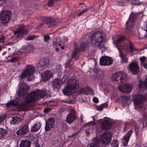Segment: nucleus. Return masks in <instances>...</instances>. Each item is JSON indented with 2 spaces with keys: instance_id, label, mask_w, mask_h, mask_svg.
Here are the masks:
<instances>
[{
  "instance_id": "f257e3e1",
  "label": "nucleus",
  "mask_w": 147,
  "mask_h": 147,
  "mask_svg": "<svg viewBox=\"0 0 147 147\" xmlns=\"http://www.w3.org/2000/svg\"><path fill=\"white\" fill-rule=\"evenodd\" d=\"M45 94V92L42 90H38L28 94L25 97L24 102L19 106L20 110H28V106L30 103L38 100L40 98H43Z\"/></svg>"
},
{
  "instance_id": "f03ea898",
  "label": "nucleus",
  "mask_w": 147,
  "mask_h": 147,
  "mask_svg": "<svg viewBox=\"0 0 147 147\" xmlns=\"http://www.w3.org/2000/svg\"><path fill=\"white\" fill-rule=\"evenodd\" d=\"M105 38L102 31H97L92 34L90 37V42L91 45L94 47H98L102 51V53L105 51L107 48L102 46V43L105 41Z\"/></svg>"
},
{
  "instance_id": "7ed1b4c3",
  "label": "nucleus",
  "mask_w": 147,
  "mask_h": 147,
  "mask_svg": "<svg viewBox=\"0 0 147 147\" xmlns=\"http://www.w3.org/2000/svg\"><path fill=\"white\" fill-rule=\"evenodd\" d=\"M125 37L123 36L119 37L116 40L115 46L117 48L119 51L121 61L122 63H127L128 61V59L126 56L123 53V51L124 50L125 47V43L124 40Z\"/></svg>"
},
{
  "instance_id": "20e7f679",
  "label": "nucleus",
  "mask_w": 147,
  "mask_h": 147,
  "mask_svg": "<svg viewBox=\"0 0 147 147\" xmlns=\"http://www.w3.org/2000/svg\"><path fill=\"white\" fill-rule=\"evenodd\" d=\"M79 85L77 84V80L73 78L68 79L67 86L63 90V92L64 95L67 96L72 94L74 92L73 90L77 89Z\"/></svg>"
},
{
  "instance_id": "39448f33",
  "label": "nucleus",
  "mask_w": 147,
  "mask_h": 147,
  "mask_svg": "<svg viewBox=\"0 0 147 147\" xmlns=\"http://www.w3.org/2000/svg\"><path fill=\"white\" fill-rule=\"evenodd\" d=\"M35 71L34 67L30 65H26V68L21 73L20 76V78L24 79L28 77L27 80L30 81L34 79V77L32 75L34 73Z\"/></svg>"
},
{
  "instance_id": "423d86ee",
  "label": "nucleus",
  "mask_w": 147,
  "mask_h": 147,
  "mask_svg": "<svg viewBox=\"0 0 147 147\" xmlns=\"http://www.w3.org/2000/svg\"><path fill=\"white\" fill-rule=\"evenodd\" d=\"M134 104L135 109L137 110L142 108V104L145 100H147V92L144 95L139 94L134 95L132 96Z\"/></svg>"
},
{
  "instance_id": "0eeeda50",
  "label": "nucleus",
  "mask_w": 147,
  "mask_h": 147,
  "mask_svg": "<svg viewBox=\"0 0 147 147\" xmlns=\"http://www.w3.org/2000/svg\"><path fill=\"white\" fill-rule=\"evenodd\" d=\"M137 15L134 13L131 14L128 20L126 23L125 27L126 31L129 33H130L133 31L135 24L136 20Z\"/></svg>"
},
{
  "instance_id": "6e6552de",
  "label": "nucleus",
  "mask_w": 147,
  "mask_h": 147,
  "mask_svg": "<svg viewBox=\"0 0 147 147\" xmlns=\"http://www.w3.org/2000/svg\"><path fill=\"white\" fill-rule=\"evenodd\" d=\"M111 78L118 84H121L126 81L127 76L124 72H117L113 75Z\"/></svg>"
},
{
  "instance_id": "1a4fd4ad",
  "label": "nucleus",
  "mask_w": 147,
  "mask_h": 147,
  "mask_svg": "<svg viewBox=\"0 0 147 147\" xmlns=\"http://www.w3.org/2000/svg\"><path fill=\"white\" fill-rule=\"evenodd\" d=\"M40 21L45 22L49 28H51L57 24L55 19L52 17L41 16Z\"/></svg>"
},
{
  "instance_id": "9d476101",
  "label": "nucleus",
  "mask_w": 147,
  "mask_h": 147,
  "mask_svg": "<svg viewBox=\"0 0 147 147\" xmlns=\"http://www.w3.org/2000/svg\"><path fill=\"white\" fill-rule=\"evenodd\" d=\"M11 13L9 10L2 11L0 13V18L2 24L8 23L11 19Z\"/></svg>"
},
{
  "instance_id": "9b49d317",
  "label": "nucleus",
  "mask_w": 147,
  "mask_h": 147,
  "mask_svg": "<svg viewBox=\"0 0 147 147\" xmlns=\"http://www.w3.org/2000/svg\"><path fill=\"white\" fill-rule=\"evenodd\" d=\"M28 32L27 29L25 28V26L23 25L20 26L17 30L14 32V34L18 37H23L24 35H26Z\"/></svg>"
},
{
  "instance_id": "f8f14e48",
  "label": "nucleus",
  "mask_w": 147,
  "mask_h": 147,
  "mask_svg": "<svg viewBox=\"0 0 147 147\" xmlns=\"http://www.w3.org/2000/svg\"><path fill=\"white\" fill-rule=\"evenodd\" d=\"M113 60L111 57L106 56H102L100 59V64L101 65H111Z\"/></svg>"
},
{
  "instance_id": "ddd939ff",
  "label": "nucleus",
  "mask_w": 147,
  "mask_h": 147,
  "mask_svg": "<svg viewBox=\"0 0 147 147\" xmlns=\"http://www.w3.org/2000/svg\"><path fill=\"white\" fill-rule=\"evenodd\" d=\"M18 89V94L19 96H20L25 95L28 90V86L24 82L20 83Z\"/></svg>"
},
{
  "instance_id": "4468645a",
  "label": "nucleus",
  "mask_w": 147,
  "mask_h": 147,
  "mask_svg": "<svg viewBox=\"0 0 147 147\" xmlns=\"http://www.w3.org/2000/svg\"><path fill=\"white\" fill-rule=\"evenodd\" d=\"M55 120L53 118H49L46 121L45 126V130L46 132H48L54 128L55 126Z\"/></svg>"
},
{
  "instance_id": "2eb2a0df",
  "label": "nucleus",
  "mask_w": 147,
  "mask_h": 147,
  "mask_svg": "<svg viewBox=\"0 0 147 147\" xmlns=\"http://www.w3.org/2000/svg\"><path fill=\"white\" fill-rule=\"evenodd\" d=\"M111 135L110 132H105L101 136L100 140L103 144H108L111 140Z\"/></svg>"
},
{
  "instance_id": "dca6fc26",
  "label": "nucleus",
  "mask_w": 147,
  "mask_h": 147,
  "mask_svg": "<svg viewBox=\"0 0 147 147\" xmlns=\"http://www.w3.org/2000/svg\"><path fill=\"white\" fill-rule=\"evenodd\" d=\"M20 102V100L19 98H17L14 100H11L9 102L6 103V106L8 107H10L11 106H16L18 109V110L20 111H26L28 110H20V108H19V106L21 104L24 102V101L21 102L19 104Z\"/></svg>"
},
{
  "instance_id": "f3484780",
  "label": "nucleus",
  "mask_w": 147,
  "mask_h": 147,
  "mask_svg": "<svg viewBox=\"0 0 147 147\" xmlns=\"http://www.w3.org/2000/svg\"><path fill=\"white\" fill-rule=\"evenodd\" d=\"M119 89L123 93L128 94L131 91L132 87L131 84L128 83L120 87Z\"/></svg>"
},
{
  "instance_id": "a211bd4d",
  "label": "nucleus",
  "mask_w": 147,
  "mask_h": 147,
  "mask_svg": "<svg viewBox=\"0 0 147 147\" xmlns=\"http://www.w3.org/2000/svg\"><path fill=\"white\" fill-rule=\"evenodd\" d=\"M129 69L134 75L137 74L139 71L138 64L134 62H132L129 64Z\"/></svg>"
},
{
  "instance_id": "6ab92c4d",
  "label": "nucleus",
  "mask_w": 147,
  "mask_h": 147,
  "mask_svg": "<svg viewBox=\"0 0 147 147\" xmlns=\"http://www.w3.org/2000/svg\"><path fill=\"white\" fill-rule=\"evenodd\" d=\"M29 130L28 125L26 124L18 130L16 133L18 135L23 136L29 132Z\"/></svg>"
},
{
  "instance_id": "aec40b11",
  "label": "nucleus",
  "mask_w": 147,
  "mask_h": 147,
  "mask_svg": "<svg viewBox=\"0 0 147 147\" xmlns=\"http://www.w3.org/2000/svg\"><path fill=\"white\" fill-rule=\"evenodd\" d=\"M80 94H93V91L90 87H86L85 88H82L79 91Z\"/></svg>"
},
{
  "instance_id": "412c9836",
  "label": "nucleus",
  "mask_w": 147,
  "mask_h": 147,
  "mask_svg": "<svg viewBox=\"0 0 147 147\" xmlns=\"http://www.w3.org/2000/svg\"><path fill=\"white\" fill-rule=\"evenodd\" d=\"M133 130H129L127 134L123 138V144L124 146H127L128 142L129 140L131 135L133 133Z\"/></svg>"
},
{
  "instance_id": "4be33fe9",
  "label": "nucleus",
  "mask_w": 147,
  "mask_h": 147,
  "mask_svg": "<svg viewBox=\"0 0 147 147\" xmlns=\"http://www.w3.org/2000/svg\"><path fill=\"white\" fill-rule=\"evenodd\" d=\"M52 77V73L49 71H47L42 75V79L44 82H46L49 80Z\"/></svg>"
},
{
  "instance_id": "5701e85b",
  "label": "nucleus",
  "mask_w": 147,
  "mask_h": 147,
  "mask_svg": "<svg viewBox=\"0 0 147 147\" xmlns=\"http://www.w3.org/2000/svg\"><path fill=\"white\" fill-rule=\"evenodd\" d=\"M49 60L47 58H43L41 59L38 64V66H41L43 67L44 66H47L48 65Z\"/></svg>"
},
{
  "instance_id": "b1692460",
  "label": "nucleus",
  "mask_w": 147,
  "mask_h": 147,
  "mask_svg": "<svg viewBox=\"0 0 147 147\" xmlns=\"http://www.w3.org/2000/svg\"><path fill=\"white\" fill-rule=\"evenodd\" d=\"M112 126L111 123L108 121H105L102 123L101 128L105 130L110 129Z\"/></svg>"
},
{
  "instance_id": "393cba45",
  "label": "nucleus",
  "mask_w": 147,
  "mask_h": 147,
  "mask_svg": "<svg viewBox=\"0 0 147 147\" xmlns=\"http://www.w3.org/2000/svg\"><path fill=\"white\" fill-rule=\"evenodd\" d=\"M76 116L75 115L70 113L68 114L66 119V121L69 123L70 124L76 120Z\"/></svg>"
},
{
  "instance_id": "a878e982",
  "label": "nucleus",
  "mask_w": 147,
  "mask_h": 147,
  "mask_svg": "<svg viewBox=\"0 0 147 147\" xmlns=\"http://www.w3.org/2000/svg\"><path fill=\"white\" fill-rule=\"evenodd\" d=\"M42 124L40 121H38L35 123L32 127L31 131L35 132L38 130L41 127Z\"/></svg>"
},
{
  "instance_id": "bb28decb",
  "label": "nucleus",
  "mask_w": 147,
  "mask_h": 147,
  "mask_svg": "<svg viewBox=\"0 0 147 147\" xmlns=\"http://www.w3.org/2000/svg\"><path fill=\"white\" fill-rule=\"evenodd\" d=\"M100 142L98 139L96 138H94L90 143L89 147H98Z\"/></svg>"
},
{
  "instance_id": "cd10ccee",
  "label": "nucleus",
  "mask_w": 147,
  "mask_h": 147,
  "mask_svg": "<svg viewBox=\"0 0 147 147\" xmlns=\"http://www.w3.org/2000/svg\"><path fill=\"white\" fill-rule=\"evenodd\" d=\"M61 82L58 79L54 80L52 84V86L54 89L59 88L61 87Z\"/></svg>"
},
{
  "instance_id": "c85d7f7f",
  "label": "nucleus",
  "mask_w": 147,
  "mask_h": 147,
  "mask_svg": "<svg viewBox=\"0 0 147 147\" xmlns=\"http://www.w3.org/2000/svg\"><path fill=\"white\" fill-rule=\"evenodd\" d=\"M21 121V119L20 117L17 116L14 117L10 121V123L11 125H16L19 123Z\"/></svg>"
},
{
  "instance_id": "c756f323",
  "label": "nucleus",
  "mask_w": 147,
  "mask_h": 147,
  "mask_svg": "<svg viewBox=\"0 0 147 147\" xmlns=\"http://www.w3.org/2000/svg\"><path fill=\"white\" fill-rule=\"evenodd\" d=\"M76 47H78V50L79 51L84 52L86 51V48L87 47V44L86 43L83 42L80 44L79 47L78 46Z\"/></svg>"
},
{
  "instance_id": "7c9ffc66",
  "label": "nucleus",
  "mask_w": 147,
  "mask_h": 147,
  "mask_svg": "<svg viewBox=\"0 0 147 147\" xmlns=\"http://www.w3.org/2000/svg\"><path fill=\"white\" fill-rule=\"evenodd\" d=\"M134 43L130 40L128 41V42L127 44V46H126L129 48L130 51L131 52L138 51V50L134 47Z\"/></svg>"
},
{
  "instance_id": "2f4dec72",
  "label": "nucleus",
  "mask_w": 147,
  "mask_h": 147,
  "mask_svg": "<svg viewBox=\"0 0 147 147\" xmlns=\"http://www.w3.org/2000/svg\"><path fill=\"white\" fill-rule=\"evenodd\" d=\"M31 143L27 140H22L20 143V147H30Z\"/></svg>"
},
{
  "instance_id": "473e14b6",
  "label": "nucleus",
  "mask_w": 147,
  "mask_h": 147,
  "mask_svg": "<svg viewBox=\"0 0 147 147\" xmlns=\"http://www.w3.org/2000/svg\"><path fill=\"white\" fill-rule=\"evenodd\" d=\"M7 133V131L3 128H0V138H3Z\"/></svg>"
},
{
  "instance_id": "72a5a7b5",
  "label": "nucleus",
  "mask_w": 147,
  "mask_h": 147,
  "mask_svg": "<svg viewBox=\"0 0 147 147\" xmlns=\"http://www.w3.org/2000/svg\"><path fill=\"white\" fill-rule=\"evenodd\" d=\"M89 10V9L88 8H85L82 9V11H80L79 12H78V11L80 10V9L77 10L76 12L78 13L76 14V15L78 17H80L84 13L87 12Z\"/></svg>"
},
{
  "instance_id": "f704fd0d",
  "label": "nucleus",
  "mask_w": 147,
  "mask_h": 147,
  "mask_svg": "<svg viewBox=\"0 0 147 147\" xmlns=\"http://www.w3.org/2000/svg\"><path fill=\"white\" fill-rule=\"evenodd\" d=\"M120 98L121 99L122 102L125 103H128L130 99V96H123L120 97Z\"/></svg>"
},
{
  "instance_id": "c9c22d12",
  "label": "nucleus",
  "mask_w": 147,
  "mask_h": 147,
  "mask_svg": "<svg viewBox=\"0 0 147 147\" xmlns=\"http://www.w3.org/2000/svg\"><path fill=\"white\" fill-rule=\"evenodd\" d=\"M74 51L72 53V57L75 59H78V58L77 57V55L79 51L78 50V47H75L74 48Z\"/></svg>"
},
{
  "instance_id": "e433bc0d",
  "label": "nucleus",
  "mask_w": 147,
  "mask_h": 147,
  "mask_svg": "<svg viewBox=\"0 0 147 147\" xmlns=\"http://www.w3.org/2000/svg\"><path fill=\"white\" fill-rule=\"evenodd\" d=\"M58 0H49L47 5L49 7H52Z\"/></svg>"
},
{
  "instance_id": "4c0bfd02",
  "label": "nucleus",
  "mask_w": 147,
  "mask_h": 147,
  "mask_svg": "<svg viewBox=\"0 0 147 147\" xmlns=\"http://www.w3.org/2000/svg\"><path fill=\"white\" fill-rule=\"evenodd\" d=\"M34 49L32 45H29L26 47L25 50L27 53L32 52Z\"/></svg>"
},
{
  "instance_id": "58836bf2",
  "label": "nucleus",
  "mask_w": 147,
  "mask_h": 147,
  "mask_svg": "<svg viewBox=\"0 0 147 147\" xmlns=\"http://www.w3.org/2000/svg\"><path fill=\"white\" fill-rule=\"evenodd\" d=\"M43 40L45 42L48 43L50 39V37L48 34L45 35L43 36Z\"/></svg>"
},
{
  "instance_id": "ea45409f",
  "label": "nucleus",
  "mask_w": 147,
  "mask_h": 147,
  "mask_svg": "<svg viewBox=\"0 0 147 147\" xmlns=\"http://www.w3.org/2000/svg\"><path fill=\"white\" fill-rule=\"evenodd\" d=\"M54 103V102L53 101L51 100L45 102L44 103V105L45 106H53L55 105Z\"/></svg>"
},
{
  "instance_id": "a19ab883",
  "label": "nucleus",
  "mask_w": 147,
  "mask_h": 147,
  "mask_svg": "<svg viewBox=\"0 0 147 147\" xmlns=\"http://www.w3.org/2000/svg\"><path fill=\"white\" fill-rule=\"evenodd\" d=\"M96 125V123L94 121H91L89 122L88 123H86L84 125V126L85 127H90L92 125Z\"/></svg>"
},
{
  "instance_id": "79ce46f5",
  "label": "nucleus",
  "mask_w": 147,
  "mask_h": 147,
  "mask_svg": "<svg viewBox=\"0 0 147 147\" xmlns=\"http://www.w3.org/2000/svg\"><path fill=\"white\" fill-rule=\"evenodd\" d=\"M19 59V57H12L9 60V61L11 63H13L16 61H18Z\"/></svg>"
},
{
  "instance_id": "37998d69",
  "label": "nucleus",
  "mask_w": 147,
  "mask_h": 147,
  "mask_svg": "<svg viewBox=\"0 0 147 147\" xmlns=\"http://www.w3.org/2000/svg\"><path fill=\"white\" fill-rule=\"evenodd\" d=\"M119 144L118 141L117 140H113V142L112 143V146H114L115 147H118Z\"/></svg>"
},
{
  "instance_id": "c03bdc74",
  "label": "nucleus",
  "mask_w": 147,
  "mask_h": 147,
  "mask_svg": "<svg viewBox=\"0 0 147 147\" xmlns=\"http://www.w3.org/2000/svg\"><path fill=\"white\" fill-rule=\"evenodd\" d=\"M36 37V36L34 35H29L27 37V38H26V40H32L34 39L35 37Z\"/></svg>"
},
{
  "instance_id": "a18cd8bd",
  "label": "nucleus",
  "mask_w": 147,
  "mask_h": 147,
  "mask_svg": "<svg viewBox=\"0 0 147 147\" xmlns=\"http://www.w3.org/2000/svg\"><path fill=\"white\" fill-rule=\"evenodd\" d=\"M144 82L140 80V82L139 88L140 90L144 88Z\"/></svg>"
},
{
  "instance_id": "49530a36",
  "label": "nucleus",
  "mask_w": 147,
  "mask_h": 147,
  "mask_svg": "<svg viewBox=\"0 0 147 147\" xmlns=\"http://www.w3.org/2000/svg\"><path fill=\"white\" fill-rule=\"evenodd\" d=\"M6 117V116L5 115H3L0 116V123L3 121Z\"/></svg>"
},
{
  "instance_id": "de8ad7c7",
  "label": "nucleus",
  "mask_w": 147,
  "mask_h": 147,
  "mask_svg": "<svg viewBox=\"0 0 147 147\" xmlns=\"http://www.w3.org/2000/svg\"><path fill=\"white\" fill-rule=\"evenodd\" d=\"M146 57L145 56H144L141 57L140 58V60L141 61V62L142 63V64H143L144 63V61H145Z\"/></svg>"
},
{
  "instance_id": "09e8293b",
  "label": "nucleus",
  "mask_w": 147,
  "mask_h": 147,
  "mask_svg": "<svg viewBox=\"0 0 147 147\" xmlns=\"http://www.w3.org/2000/svg\"><path fill=\"white\" fill-rule=\"evenodd\" d=\"M135 129L136 133L139 132V131L140 127L138 126L137 125H135Z\"/></svg>"
},
{
  "instance_id": "8fccbe9b",
  "label": "nucleus",
  "mask_w": 147,
  "mask_h": 147,
  "mask_svg": "<svg viewBox=\"0 0 147 147\" xmlns=\"http://www.w3.org/2000/svg\"><path fill=\"white\" fill-rule=\"evenodd\" d=\"M79 133V131H77L75 133L72 134L71 135H69L68 136V138H73L74 136H77V134Z\"/></svg>"
},
{
  "instance_id": "3c124183",
  "label": "nucleus",
  "mask_w": 147,
  "mask_h": 147,
  "mask_svg": "<svg viewBox=\"0 0 147 147\" xmlns=\"http://www.w3.org/2000/svg\"><path fill=\"white\" fill-rule=\"evenodd\" d=\"M143 119L145 121L147 119V112H145L142 115Z\"/></svg>"
},
{
  "instance_id": "603ef678",
  "label": "nucleus",
  "mask_w": 147,
  "mask_h": 147,
  "mask_svg": "<svg viewBox=\"0 0 147 147\" xmlns=\"http://www.w3.org/2000/svg\"><path fill=\"white\" fill-rule=\"evenodd\" d=\"M71 61V60H69V61L66 62L65 65V67L66 68L70 67H71V65L70 64Z\"/></svg>"
},
{
  "instance_id": "864d4df0",
  "label": "nucleus",
  "mask_w": 147,
  "mask_h": 147,
  "mask_svg": "<svg viewBox=\"0 0 147 147\" xmlns=\"http://www.w3.org/2000/svg\"><path fill=\"white\" fill-rule=\"evenodd\" d=\"M96 108L97 110L98 111H101L104 109V107L101 105L99 106H97Z\"/></svg>"
},
{
  "instance_id": "5fc2aeb1",
  "label": "nucleus",
  "mask_w": 147,
  "mask_h": 147,
  "mask_svg": "<svg viewBox=\"0 0 147 147\" xmlns=\"http://www.w3.org/2000/svg\"><path fill=\"white\" fill-rule=\"evenodd\" d=\"M93 101L96 103H98L99 102L98 98L96 97H94L93 98Z\"/></svg>"
},
{
  "instance_id": "6e6d98bb",
  "label": "nucleus",
  "mask_w": 147,
  "mask_h": 147,
  "mask_svg": "<svg viewBox=\"0 0 147 147\" xmlns=\"http://www.w3.org/2000/svg\"><path fill=\"white\" fill-rule=\"evenodd\" d=\"M43 23H40L38 26H37V28L38 29L40 28L42 26H43L45 24V22H43Z\"/></svg>"
},
{
  "instance_id": "4d7b16f0",
  "label": "nucleus",
  "mask_w": 147,
  "mask_h": 147,
  "mask_svg": "<svg viewBox=\"0 0 147 147\" xmlns=\"http://www.w3.org/2000/svg\"><path fill=\"white\" fill-rule=\"evenodd\" d=\"M51 111V109L49 108H46L44 109V112L45 113H49Z\"/></svg>"
},
{
  "instance_id": "13d9d810",
  "label": "nucleus",
  "mask_w": 147,
  "mask_h": 147,
  "mask_svg": "<svg viewBox=\"0 0 147 147\" xmlns=\"http://www.w3.org/2000/svg\"><path fill=\"white\" fill-rule=\"evenodd\" d=\"M142 65L145 69H147V63H144L143 64H142Z\"/></svg>"
},
{
  "instance_id": "bf43d9fd",
  "label": "nucleus",
  "mask_w": 147,
  "mask_h": 147,
  "mask_svg": "<svg viewBox=\"0 0 147 147\" xmlns=\"http://www.w3.org/2000/svg\"><path fill=\"white\" fill-rule=\"evenodd\" d=\"M144 86L147 89V78L144 82Z\"/></svg>"
},
{
  "instance_id": "052dcab7",
  "label": "nucleus",
  "mask_w": 147,
  "mask_h": 147,
  "mask_svg": "<svg viewBox=\"0 0 147 147\" xmlns=\"http://www.w3.org/2000/svg\"><path fill=\"white\" fill-rule=\"evenodd\" d=\"M5 37L2 36L0 37V41L1 42H4Z\"/></svg>"
},
{
  "instance_id": "680f3d73",
  "label": "nucleus",
  "mask_w": 147,
  "mask_h": 147,
  "mask_svg": "<svg viewBox=\"0 0 147 147\" xmlns=\"http://www.w3.org/2000/svg\"><path fill=\"white\" fill-rule=\"evenodd\" d=\"M101 105L104 107V108L108 106V104L106 103H103L101 104Z\"/></svg>"
},
{
  "instance_id": "e2e57ef3",
  "label": "nucleus",
  "mask_w": 147,
  "mask_h": 147,
  "mask_svg": "<svg viewBox=\"0 0 147 147\" xmlns=\"http://www.w3.org/2000/svg\"><path fill=\"white\" fill-rule=\"evenodd\" d=\"M139 2L138 0H134V4L136 5L138 4Z\"/></svg>"
},
{
  "instance_id": "0e129e2a",
  "label": "nucleus",
  "mask_w": 147,
  "mask_h": 147,
  "mask_svg": "<svg viewBox=\"0 0 147 147\" xmlns=\"http://www.w3.org/2000/svg\"><path fill=\"white\" fill-rule=\"evenodd\" d=\"M80 118H81V121H81V122H83V115H82V114L81 115Z\"/></svg>"
},
{
  "instance_id": "69168bd1",
  "label": "nucleus",
  "mask_w": 147,
  "mask_h": 147,
  "mask_svg": "<svg viewBox=\"0 0 147 147\" xmlns=\"http://www.w3.org/2000/svg\"><path fill=\"white\" fill-rule=\"evenodd\" d=\"M86 133L87 135L88 136L90 135V132L89 131L87 130L86 131Z\"/></svg>"
},
{
  "instance_id": "338daca9",
  "label": "nucleus",
  "mask_w": 147,
  "mask_h": 147,
  "mask_svg": "<svg viewBox=\"0 0 147 147\" xmlns=\"http://www.w3.org/2000/svg\"><path fill=\"white\" fill-rule=\"evenodd\" d=\"M55 50L57 52H58L59 51V49L58 48H56V49Z\"/></svg>"
},
{
  "instance_id": "774afa93",
  "label": "nucleus",
  "mask_w": 147,
  "mask_h": 147,
  "mask_svg": "<svg viewBox=\"0 0 147 147\" xmlns=\"http://www.w3.org/2000/svg\"><path fill=\"white\" fill-rule=\"evenodd\" d=\"M127 123V122H125V127L124 128V130H126V124Z\"/></svg>"
}]
</instances>
